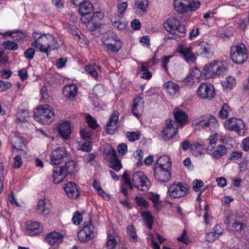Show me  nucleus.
Returning <instances> with one entry per match:
<instances>
[{"instance_id": "37998d69", "label": "nucleus", "mask_w": 249, "mask_h": 249, "mask_svg": "<svg viewBox=\"0 0 249 249\" xmlns=\"http://www.w3.org/2000/svg\"><path fill=\"white\" fill-rule=\"evenodd\" d=\"M217 140L218 137L217 136V134H215L214 135H211L209 137L208 141H209L210 146L207 149V152L208 153H210V152L212 151V150L214 147L213 145L215 144Z\"/></svg>"}, {"instance_id": "49530a36", "label": "nucleus", "mask_w": 249, "mask_h": 249, "mask_svg": "<svg viewBox=\"0 0 249 249\" xmlns=\"http://www.w3.org/2000/svg\"><path fill=\"white\" fill-rule=\"evenodd\" d=\"M140 134L138 131L127 132L126 133V136L129 141L134 142L140 138Z\"/></svg>"}, {"instance_id": "ea45409f", "label": "nucleus", "mask_w": 249, "mask_h": 249, "mask_svg": "<svg viewBox=\"0 0 249 249\" xmlns=\"http://www.w3.org/2000/svg\"><path fill=\"white\" fill-rule=\"evenodd\" d=\"M231 109L229 106L227 104H224L221 108L219 114L221 119H225L228 117Z\"/></svg>"}, {"instance_id": "6e6552de", "label": "nucleus", "mask_w": 249, "mask_h": 249, "mask_svg": "<svg viewBox=\"0 0 249 249\" xmlns=\"http://www.w3.org/2000/svg\"><path fill=\"white\" fill-rule=\"evenodd\" d=\"M226 69L220 63L216 60L209 63L204 66L203 74L206 78L216 77L223 73Z\"/></svg>"}, {"instance_id": "774afa93", "label": "nucleus", "mask_w": 249, "mask_h": 249, "mask_svg": "<svg viewBox=\"0 0 249 249\" xmlns=\"http://www.w3.org/2000/svg\"><path fill=\"white\" fill-rule=\"evenodd\" d=\"M131 27L134 30H139L141 29V24L139 19H133L131 22Z\"/></svg>"}, {"instance_id": "393cba45", "label": "nucleus", "mask_w": 249, "mask_h": 249, "mask_svg": "<svg viewBox=\"0 0 249 249\" xmlns=\"http://www.w3.org/2000/svg\"><path fill=\"white\" fill-rule=\"evenodd\" d=\"M63 236L59 232L55 231L48 233L45 238V240L49 244L54 245L59 244L62 240Z\"/></svg>"}, {"instance_id": "423d86ee", "label": "nucleus", "mask_w": 249, "mask_h": 249, "mask_svg": "<svg viewBox=\"0 0 249 249\" xmlns=\"http://www.w3.org/2000/svg\"><path fill=\"white\" fill-rule=\"evenodd\" d=\"M164 27L167 32L179 37L184 36L186 34L184 25L181 24L180 21L174 17L168 18L164 23Z\"/></svg>"}, {"instance_id": "4c0bfd02", "label": "nucleus", "mask_w": 249, "mask_h": 249, "mask_svg": "<svg viewBox=\"0 0 249 249\" xmlns=\"http://www.w3.org/2000/svg\"><path fill=\"white\" fill-rule=\"evenodd\" d=\"M97 69H100V67L98 66L86 65L85 66V71L90 74L92 77L96 79L98 77Z\"/></svg>"}, {"instance_id": "20e7f679", "label": "nucleus", "mask_w": 249, "mask_h": 249, "mask_svg": "<svg viewBox=\"0 0 249 249\" xmlns=\"http://www.w3.org/2000/svg\"><path fill=\"white\" fill-rule=\"evenodd\" d=\"M130 185L131 188L128 189H133L134 187H136L140 191L146 192L151 186V182L143 172H136L132 175Z\"/></svg>"}, {"instance_id": "e433bc0d", "label": "nucleus", "mask_w": 249, "mask_h": 249, "mask_svg": "<svg viewBox=\"0 0 249 249\" xmlns=\"http://www.w3.org/2000/svg\"><path fill=\"white\" fill-rule=\"evenodd\" d=\"M29 117V112L27 110L23 109L18 112L17 114V118L15 120L17 124L21 123L27 121Z\"/></svg>"}, {"instance_id": "864d4df0", "label": "nucleus", "mask_w": 249, "mask_h": 249, "mask_svg": "<svg viewBox=\"0 0 249 249\" xmlns=\"http://www.w3.org/2000/svg\"><path fill=\"white\" fill-rule=\"evenodd\" d=\"M106 127V132L108 134H113L117 129V124L112 123L110 124L109 123H107Z\"/></svg>"}, {"instance_id": "f8f14e48", "label": "nucleus", "mask_w": 249, "mask_h": 249, "mask_svg": "<svg viewBox=\"0 0 249 249\" xmlns=\"http://www.w3.org/2000/svg\"><path fill=\"white\" fill-rule=\"evenodd\" d=\"M188 187L182 183H174L168 188V193L171 197L175 198L184 196L187 194Z\"/></svg>"}, {"instance_id": "13d9d810", "label": "nucleus", "mask_w": 249, "mask_h": 249, "mask_svg": "<svg viewBox=\"0 0 249 249\" xmlns=\"http://www.w3.org/2000/svg\"><path fill=\"white\" fill-rule=\"evenodd\" d=\"M67 61V58L61 57L56 60L55 65L57 69H61L65 66Z\"/></svg>"}, {"instance_id": "c9c22d12", "label": "nucleus", "mask_w": 249, "mask_h": 249, "mask_svg": "<svg viewBox=\"0 0 249 249\" xmlns=\"http://www.w3.org/2000/svg\"><path fill=\"white\" fill-rule=\"evenodd\" d=\"M117 41H121V40L113 32H109L105 35L102 39L103 45L105 42H110L114 43V42H117Z\"/></svg>"}, {"instance_id": "72a5a7b5", "label": "nucleus", "mask_w": 249, "mask_h": 249, "mask_svg": "<svg viewBox=\"0 0 249 249\" xmlns=\"http://www.w3.org/2000/svg\"><path fill=\"white\" fill-rule=\"evenodd\" d=\"M122 178L124 180V184L121 187V192L124 196L127 197L128 192L127 189L128 188H131V186L130 185L131 179L129 178L126 171L124 173Z\"/></svg>"}, {"instance_id": "dca6fc26", "label": "nucleus", "mask_w": 249, "mask_h": 249, "mask_svg": "<svg viewBox=\"0 0 249 249\" xmlns=\"http://www.w3.org/2000/svg\"><path fill=\"white\" fill-rule=\"evenodd\" d=\"M66 156V150L64 147L56 148L52 152L50 157L51 163L54 165L60 164Z\"/></svg>"}, {"instance_id": "0eeeda50", "label": "nucleus", "mask_w": 249, "mask_h": 249, "mask_svg": "<svg viewBox=\"0 0 249 249\" xmlns=\"http://www.w3.org/2000/svg\"><path fill=\"white\" fill-rule=\"evenodd\" d=\"M200 2L194 0H174V6L175 11L179 13H184L190 11H195L200 6Z\"/></svg>"}, {"instance_id": "5fc2aeb1", "label": "nucleus", "mask_w": 249, "mask_h": 249, "mask_svg": "<svg viewBox=\"0 0 249 249\" xmlns=\"http://www.w3.org/2000/svg\"><path fill=\"white\" fill-rule=\"evenodd\" d=\"M93 91L96 95L101 96L105 93L104 86L101 84L96 85L93 89Z\"/></svg>"}, {"instance_id": "f704fd0d", "label": "nucleus", "mask_w": 249, "mask_h": 249, "mask_svg": "<svg viewBox=\"0 0 249 249\" xmlns=\"http://www.w3.org/2000/svg\"><path fill=\"white\" fill-rule=\"evenodd\" d=\"M47 44L46 47L44 48L43 50H40V52L45 53L47 56L49 55V51L53 50L58 48V45L56 40H55L54 37L53 36V40H48L47 42Z\"/></svg>"}, {"instance_id": "58836bf2", "label": "nucleus", "mask_w": 249, "mask_h": 249, "mask_svg": "<svg viewBox=\"0 0 249 249\" xmlns=\"http://www.w3.org/2000/svg\"><path fill=\"white\" fill-rule=\"evenodd\" d=\"M145 225L149 229L152 228L153 218L150 213L148 212H143L142 214Z\"/></svg>"}, {"instance_id": "5701e85b", "label": "nucleus", "mask_w": 249, "mask_h": 249, "mask_svg": "<svg viewBox=\"0 0 249 249\" xmlns=\"http://www.w3.org/2000/svg\"><path fill=\"white\" fill-rule=\"evenodd\" d=\"M192 49L191 48L181 46L178 49V52L181 54L183 58L187 62H193L196 59V56L194 53L192 52Z\"/></svg>"}, {"instance_id": "ddd939ff", "label": "nucleus", "mask_w": 249, "mask_h": 249, "mask_svg": "<svg viewBox=\"0 0 249 249\" xmlns=\"http://www.w3.org/2000/svg\"><path fill=\"white\" fill-rule=\"evenodd\" d=\"M178 128L179 126L175 121L167 120L162 130L164 140L167 141L173 138V136L177 133Z\"/></svg>"}, {"instance_id": "a211bd4d", "label": "nucleus", "mask_w": 249, "mask_h": 249, "mask_svg": "<svg viewBox=\"0 0 249 249\" xmlns=\"http://www.w3.org/2000/svg\"><path fill=\"white\" fill-rule=\"evenodd\" d=\"M42 227L36 221H28L26 223V232L29 235H36L41 233Z\"/></svg>"}, {"instance_id": "a878e982", "label": "nucleus", "mask_w": 249, "mask_h": 249, "mask_svg": "<svg viewBox=\"0 0 249 249\" xmlns=\"http://www.w3.org/2000/svg\"><path fill=\"white\" fill-rule=\"evenodd\" d=\"M93 11V5L89 1L86 0L79 7V12L82 16H91Z\"/></svg>"}, {"instance_id": "a19ab883", "label": "nucleus", "mask_w": 249, "mask_h": 249, "mask_svg": "<svg viewBox=\"0 0 249 249\" xmlns=\"http://www.w3.org/2000/svg\"><path fill=\"white\" fill-rule=\"evenodd\" d=\"M127 234L130 238V241L135 242L137 241V235L136 233L135 229L132 225H129L126 229Z\"/></svg>"}, {"instance_id": "1a4fd4ad", "label": "nucleus", "mask_w": 249, "mask_h": 249, "mask_svg": "<svg viewBox=\"0 0 249 249\" xmlns=\"http://www.w3.org/2000/svg\"><path fill=\"white\" fill-rule=\"evenodd\" d=\"M33 37L35 39L31 43V46L35 48H39V50H43L47 46L48 40H53V36L49 34H39L36 32L33 33Z\"/></svg>"}, {"instance_id": "b1692460", "label": "nucleus", "mask_w": 249, "mask_h": 249, "mask_svg": "<svg viewBox=\"0 0 249 249\" xmlns=\"http://www.w3.org/2000/svg\"><path fill=\"white\" fill-rule=\"evenodd\" d=\"M174 118L176 120L175 122L179 126L185 125L188 120V116L186 113L180 109L176 108L173 112Z\"/></svg>"}, {"instance_id": "cd10ccee", "label": "nucleus", "mask_w": 249, "mask_h": 249, "mask_svg": "<svg viewBox=\"0 0 249 249\" xmlns=\"http://www.w3.org/2000/svg\"><path fill=\"white\" fill-rule=\"evenodd\" d=\"M197 53L208 57L211 55V45L205 42H201L197 46Z\"/></svg>"}, {"instance_id": "c756f323", "label": "nucleus", "mask_w": 249, "mask_h": 249, "mask_svg": "<svg viewBox=\"0 0 249 249\" xmlns=\"http://www.w3.org/2000/svg\"><path fill=\"white\" fill-rule=\"evenodd\" d=\"M111 22L114 27L119 30L124 29L126 24L123 20L122 17L119 15H117L111 18Z\"/></svg>"}, {"instance_id": "de8ad7c7", "label": "nucleus", "mask_w": 249, "mask_h": 249, "mask_svg": "<svg viewBox=\"0 0 249 249\" xmlns=\"http://www.w3.org/2000/svg\"><path fill=\"white\" fill-rule=\"evenodd\" d=\"M87 122L89 126L93 129H96L98 126L96 120H95L91 115L87 114L86 116Z\"/></svg>"}, {"instance_id": "412c9836", "label": "nucleus", "mask_w": 249, "mask_h": 249, "mask_svg": "<svg viewBox=\"0 0 249 249\" xmlns=\"http://www.w3.org/2000/svg\"><path fill=\"white\" fill-rule=\"evenodd\" d=\"M64 190L70 198L76 199L79 196L80 194L76 184L72 182H69L66 184Z\"/></svg>"}, {"instance_id": "338daca9", "label": "nucleus", "mask_w": 249, "mask_h": 249, "mask_svg": "<svg viewBox=\"0 0 249 249\" xmlns=\"http://www.w3.org/2000/svg\"><path fill=\"white\" fill-rule=\"evenodd\" d=\"M218 237V236L214 231H211L207 234L206 238L207 241L212 242L217 239Z\"/></svg>"}, {"instance_id": "2f4dec72", "label": "nucleus", "mask_w": 249, "mask_h": 249, "mask_svg": "<svg viewBox=\"0 0 249 249\" xmlns=\"http://www.w3.org/2000/svg\"><path fill=\"white\" fill-rule=\"evenodd\" d=\"M164 88L166 91L171 96H174L178 91L179 86L176 83L171 81L166 82L164 85Z\"/></svg>"}, {"instance_id": "2eb2a0df", "label": "nucleus", "mask_w": 249, "mask_h": 249, "mask_svg": "<svg viewBox=\"0 0 249 249\" xmlns=\"http://www.w3.org/2000/svg\"><path fill=\"white\" fill-rule=\"evenodd\" d=\"M171 169L167 167H155V178L159 182H167L171 178Z\"/></svg>"}, {"instance_id": "7ed1b4c3", "label": "nucleus", "mask_w": 249, "mask_h": 249, "mask_svg": "<svg viewBox=\"0 0 249 249\" xmlns=\"http://www.w3.org/2000/svg\"><path fill=\"white\" fill-rule=\"evenodd\" d=\"M193 124L198 125L199 128L205 129L206 131H214L219 127L216 119L212 115L206 114L195 119Z\"/></svg>"}, {"instance_id": "7c9ffc66", "label": "nucleus", "mask_w": 249, "mask_h": 249, "mask_svg": "<svg viewBox=\"0 0 249 249\" xmlns=\"http://www.w3.org/2000/svg\"><path fill=\"white\" fill-rule=\"evenodd\" d=\"M228 152L227 148L223 144H219L212 153H211L213 158L215 160L220 159L222 157L226 155Z\"/></svg>"}, {"instance_id": "4d7b16f0", "label": "nucleus", "mask_w": 249, "mask_h": 249, "mask_svg": "<svg viewBox=\"0 0 249 249\" xmlns=\"http://www.w3.org/2000/svg\"><path fill=\"white\" fill-rule=\"evenodd\" d=\"M35 53V49L33 48H30L24 52V54L25 58L30 60L34 58Z\"/></svg>"}, {"instance_id": "603ef678", "label": "nucleus", "mask_w": 249, "mask_h": 249, "mask_svg": "<svg viewBox=\"0 0 249 249\" xmlns=\"http://www.w3.org/2000/svg\"><path fill=\"white\" fill-rule=\"evenodd\" d=\"M12 87V84L10 82L0 80V92L5 91Z\"/></svg>"}, {"instance_id": "680f3d73", "label": "nucleus", "mask_w": 249, "mask_h": 249, "mask_svg": "<svg viewBox=\"0 0 249 249\" xmlns=\"http://www.w3.org/2000/svg\"><path fill=\"white\" fill-rule=\"evenodd\" d=\"M92 149V145L90 142L87 141L80 145V150L83 151L89 152Z\"/></svg>"}, {"instance_id": "bb28decb", "label": "nucleus", "mask_w": 249, "mask_h": 249, "mask_svg": "<svg viewBox=\"0 0 249 249\" xmlns=\"http://www.w3.org/2000/svg\"><path fill=\"white\" fill-rule=\"evenodd\" d=\"M172 161L171 159L167 156H162L157 160L155 167H164L171 168Z\"/></svg>"}, {"instance_id": "3c124183", "label": "nucleus", "mask_w": 249, "mask_h": 249, "mask_svg": "<svg viewBox=\"0 0 249 249\" xmlns=\"http://www.w3.org/2000/svg\"><path fill=\"white\" fill-rule=\"evenodd\" d=\"M3 45L5 49L13 51L17 50L18 48V44L13 41H5L3 43Z\"/></svg>"}, {"instance_id": "0e129e2a", "label": "nucleus", "mask_w": 249, "mask_h": 249, "mask_svg": "<svg viewBox=\"0 0 249 249\" xmlns=\"http://www.w3.org/2000/svg\"><path fill=\"white\" fill-rule=\"evenodd\" d=\"M12 74V71L10 70L2 69L0 71V75L3 79L9 78Z\"/></svg>"}, {"instance_id": "c85d7f7f", "label": "nucleus", "mask_w": 249, "mask_h": 249, "mask_svg": "<svg viewBox=\"0 0 249 249\" xmlns=\"http://www.w3.org/2000/svg\"><path fill=\"white\" fill-rule=\"evenodd\" d=\"M77 87L75 85H66L63 89V93L67 98H73L77 94Z\"/></svg>"}, {"instance_id": "6ab92c4d", "label": "nucleus", "mask_w": 249, "mask_h": 249, "mask_svg": "<svg viewBox=\"0 0 249 249\" xmlns=\"http://www.w3.org/2000/svg\"><path fill=\"white\" fill-rule=\"evenodd\" d=\"M144 109V101L141 97L134 99L132 113L137 118H140Z\"/></svg>"}, {"instance_id": "4be33fe9", "label": "nucleus", "mask_w": 249, "mask_h": 249, "mask_svg": "<svg viewBox=\"0 0 249 249\" xmlns=\"http://www.w3.org/2000/svg\"><path fill=\"white\" fill-rule=\"evenodd\" d=\"M51 208V204L49 200L41 199L38 201L36 210L38 213L40 214H47Z\"/></svg>"}, {"instance_id": "4468645a", "label": "nucleus", "mask_w": 249, "mask_h": 249, "mask_svg": "<svg viewBox=\"0 0 249 249\" xmlns=\"http://www.w3.org/2000/svg\"><path fill=\"white\" fill-rule=\"evenodd\" d=\"M213 86L209 83H201L197 90V95L202 99L212 98L214 95Z\"/></svg>"}, {"instance_id": "f3484780", "label": "nucleus", "mask_w": 249, "mask_h": 249, "mask_svg": "<svg viewBox=\"0 0 249 249\" xmlns=\"http://www.w3.org/2000/svg\"><path fill=\"white\" fill-rule=\"evenodd\" d=\"M107 156L109 161V167L118 172L122 168V165L118 159V156L114 149L112 148L108 151Z\"/></svg>"}, {"instance_id": "9d476101", "label": "nucleus", "mask_w": 249, "mask_h": 249, "mask_svg": "<svg viewBox=\"0 0 249 249\" xmlns=\"http://www.w3.org/2000/svg\"><path fill=\"white\" fill-rule=\"evenodd\" d=\"M96 235L94 227L90 222L83 226L82 229L78 232L77 237L79 241L85 243L93 239Z\"/></svg>"}, {"instance_id": "052dcab7", "label": "nucleus", "mask_w": 249, "mask_h": 249, "mask_svg": "<svg viewBox=\"0 0 249 249\" xmlns=\"http://www.w3.org/2000/svg\"><path fill=\"white\" fill-rule=\"evenodd\" d=\"M119 116V112L115 111H114L110 116L109 120L107 123H115L116 124L118 122V119Z\"/></svg>"}, {"instance_id": "6e6d98bb", "label": "nucleus", "mask_w": 249, "mask_h": 249, "mask_svg": "<svg viewBox=\"0 0 249 249\" xmlns=\"http://www.w3.org/2000/svg\"><path fill=\"white\" fill-rule=\"evenodd\" d=\"M135 200L137 204L141 208H146L148 206L147 201L141 197L136 196Z\"/></svg>"}, {"instance_id": "79ce46f5", "label": "nucleus", "mask_w": 249, "mask_h": 249, "mask_svg": "<svg viewBox=\"0 0 249 249\" xmlns=\"http://www.w3.org/2000/svg\"><path fill=\"white\" fill-rule=\"evenodd\" d=\"M117 244V241L115 235L108 234V241L107 243V247L108 249H114Z\"/></svg>"}, {"instance_id": "09e8293b", "label": "nucleus", "mask_w": 249, "mask_h": 249, "mask_svg": "<svg viewBox=\"0 0 249 249\" xmlns=\"http://www.w3.org/2000/svg\"><path fill=\"white\" fill-rule=\"evenodd\" d=\"M11 36L17 41L23 40L25 37V34L19 31H13L11 33Z\"/></svg>"}, {"instance_id": "f257e3e1", "label": "nucleus", "mask_w": 249, "mask_h": 249, "mask_svg": "<svg viewBox=\"0 0 249 249\" xmlns=\"http://www.w3.org/2000/svg\"><path fill=\"white\" fill-rule=\"evenodd\" d=\"M73 160L68 161L65 166H56L53 169V182L58 184L62 182L68 175H71L76 172L78 167Z\"/></svg>"}, {"instance_id": "473e14b6", "label": "nucleus", "mask_w": 249, "mask_h": 249, "mask_svg": "<svg viewBox=\"0 0 249 249\" xmlns=\"http://www.w3.org/2000/svg\"><path fill=\"white\" fill-rule=\"evenodd\" d=\"M104 46L109 52L117 53L122 48V43L121 41H117L114 43L107 42L104 43Z\"/></svg>"}, {"instance_id": "f03ea898", "label": "nucleus", "mask_w": 249, "mask_h": 249, "mask_svg": "<svg viewBox=\"0 0 249 249\" xmlns=\"http://www.w3.org/2000/svg\"><path fill=\"white\" fill-rule=\"evenodd\" d=\"M34 116L36 121L43 124H49L54 119V111L48 105L37 107L34 111Z\"/></svg>"}, {"instance_id": "bf43d9fd", "label": "nucleus", "mask_w": 249, "mask_h": 249, "mask_svg": "<svg viewBox=\"0 0 249 249\" xmlns=\"http://www.w3.org/2000/svg\"><path fill=\"white\" fill-rule=\"evenodd\" d=\"M82 220V215L78 212H76L72 218L73 224L79 225Z\"/></svg>"}, {"instance_id": "c03bdc74", "label": "nucleus", "mask_w": 249, "mask_h": 249, "mask_svg": "<svg viewBox=\"0 0 249 249\" xmlns=\"http://www.w3.org/2000/svg\"><path fill=\"white\" fill-rule=\"evenodd\" d=\"M141 69L142 71V73L141 75L142 78L149 79L152 77V73L148 71L147 68V65L145 63H142L141 64Z\"/></svg>"}, {"instance_id": "8fccbe9b", "label": "nucleus", "mask_w": 249, "mask_h": 249, "mask_svg": "<svg viewBox=\"0 0 249 249\" xmlns=\"http://www.w3.org/2000/svg\"><path fill=\"white\" fill-rule=\"evenodd\" d=\"M232 227L234 228L236 231L242 233L245 231L247 226L243 223L239 222L238 221H235L233 223Z\"/></svg>"}, {"instance_id": "39448f33", "label": "nucleus", "mask_w": 249, "mask_h": 249, "mask_svg": "<svg viewBox=\"0 0 249 249\" xmlns=\"http://www.w3.org/2000/svg\"><path fill=\"white\" fill-rule=\"evenodd\" d=\"M248 56V51L245 44H238L231 47L230 57L233 63L242 64L247 60Z\"/></svg>"}, {"instance_id": "69168bd1", "label": "nucleus", "mask_w": 249, "mask_h": 249, "mask_svg": "<svg viewBox=\"0 0 249 249\" xmlns=\"http://www.w3.org/2000/svg\"><path fill=\"white\" fill-rule=\"evenodd\" d=\"M104 17V14L102 12L97 11L95 13H92L91 16L89 17L88 18V20L89 21H90L91 20H93L94 19L98 18L99 19H102Z\"/></svg>"}, {"instance_id": "9b49d317", "label": "nucleus", "mask_w": 249, "mask_h": 249, "mask_svg": "<svg viewBox=\"0 0 249 249\" xmlns=\"http://www.w3.org/2000/svg\"><path fill=\"white\" fill-rule=\"evenodd\" d=\"M225 126L228 130L235 131L239 135H243L244 133L245 124L240 119L230 118L225 121Z\"/></svg>"}, {"instance_id": "aec40b11", "label": "nucleus", "mask_w": 249, "mask_h": 249, "mask_svg": "<svg viewBox=\"0 0 249 249\" xmlns=\"http://www.w3.org/2000/svg\"><path fill=\"white\" fill-rule=\"evenodd\" d=\"M58 132L64 139H69L71 132V127L69 121H65L60 123L58 128Z\"/></svg>"}, {"instance_id": "a18cd8bd", "label": "nucleus", "mask_w": 249, "mask_h": 249, "mask_svg": "<svg viewBox=\"0 0 249 249\" xmlns=\"http://www.w3.org/2000/svg\"><path fill=\"white\" fill-rule=\"evenodd\" d=\"M148 5V0H136L135 5L142 11H145Z\"/></svg>"}, {"instance_id": "e2e57ef3", "label": "nucleus", "mask_w": 249, "mask_h": 249, "mask_svg": "<svg viewBox=\"0 0 249 249\" xmlns=\"http://www.w3.org/2000/svg\"><path fill=\"white\" fill-rule=\"evenodd\" d=\"M193 189L196 192H198L203 186L204 183L201 180L196 179L193 182Z\"/></svg>"}]
</instances>
